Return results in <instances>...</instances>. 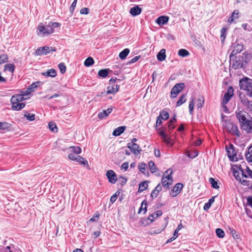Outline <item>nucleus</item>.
Segmentation results:
<instances>
[{
    "instance_id": "052dcab7",
    "label": "nucleus",
    "mask_w": 252,
    "mask_h": 252,
    "mask_svg": "<svg viewBox=\"0 0 252 252\" xmlns=\"http://www.w3.org/2000/svg\"><path fill=\"white\" fill-rule=\"evenodd\" d=\"M233 92H234V90H233V87L230 86L228 88L226 94L229 95H231V96H232L233 95Z\"/></svg>"
},
{
    "instance_id": "b1692460",
    "label": "nucleus",
    "mask_w": 252,
    "mask_h": 252,
    "mask_svg": "<svg viewBox=\"0 0 252 252\" xmlns=\"http://www.w3.org/2000/svg\"><path fill=\"white\" fill-rule=\"evenodd\" d=\"M162 214V212L161 210H158L150 215L148 217V219L151 220V222H153L155 219L161 216Z\"/></svg>"
},
{
    "instance_id": "3c124183",
    "label": "nucleus",
    "mask_w": 252,
    "mask_h": 252,
    "mask_svg": "<svg viewBox=\"0 0 252 252\" xmlns=\"http://www.w3.org/2000/svg\"><path fill=\"white\" fill-rule=\"evenodd\" d=\"M8 59V56L6 54L0 55V64L5 63L7 62Z\"/></svg>"
},
{
    "instance_id": "ea45409f",
    "label": "nucleus",
    "mask_w": 252,
    "mask_h": 252,
    "mask_svg": "<svg viewBox=\"0 0 252 252\" xmlns=\"http://www.w3.org/2000/svg\"><path fill=\"white\" fill-rule=\"evenodd\" d=\"M149 166L152 173H156L158 171V168L153 161L151 160L149 162Z\"/></svg>"
},
{
    "instance_id": "2f4dec72",
    "label": "nucleus",
    "mask_w": 252,
    "mask_h": 252,
    "mask_svg": "<svg viewBox=\"0 0 252 252\" xmlns=\"http://www.w3.org/2000/svg\"><path fill=\"white\" fill-rule=\"evenodd\" d=\"M48 127L49 129L53 132H58V127L55 123L53 122H50L48 124Z\"/></svg>"
},
{
    "instance_id": "603ef678",
    "label": "nucleus",
    "mask_w": 252,
    "mask_h": 252,
    "mask_svg": "<svg viewBox=\"0 0 252 252\" xmlns=\"http://www.w3.org/2000/svg\"><path fill=\"white\" fill-rule=\"evenodd\" d=\"M237 169V170L233 171V174L237 180L241 181V177L240 176V174L241 173L240 170L239 169Z\"/></svg>"
},
{
    "instance_id": "37998d69",
    "label": "nucleus",
    "mask_w": 252,
    "mask_h": 252,
    "mask_svg": "<svg viewBox=\"0 0 252 252\" xmlns=\"http://www.w3.org/2000/svg\"><path fill=\"white\" fill-rule=\"evenodd\" d=\"M189 52L184 49H180L178 51L179 56L182 57H187L188 55H189Z\"/></svg>"
},
{
    "instance_id": "7c9ffc66",
    "label": "nucleus",
    "mask_w": 252,
    "mask_h": 252,
    "mask_svg": "<svg viewBox=\"0 0 252 252\" xmlns=\"http://www.w3.org/2000/svg\"><path fill=\"white\" fill-rule=\"evenodd\" d=\"M215 201V196H213L209 199L207 203H206L203 207L204 210H208L211 207L212 204Z\"/></svg>"
},
{
    "instance_id": "09e8293b",
    "label": "nucleus",
    "mask_w": 252,
    "mask_h": 252,
    "mask_svg": "<svg viewBox=\"0 0 252 252\" xmlns=\"http://www.w3.org/2000/svg\"><path fill=\"white\" fill-rule=\"evenodd\" d=\"M58 66L62 74H63L65 72L66 68L65 65V64L63 63H59Z\"/></svg>"
},
{
    "instance_id": "4c0bfd02",
    "label": "nucleus",
    "mask_w": 252,
    "mask_h": 252,
    "mask_svg": "<svg viewBox=\"0 0 252 252\" xmlns=\"http://www.w3.org/2000/svg\"><path fill=\"white\" fill-rule=\"evenodd\" d=\"M15 69V65L12 63H7L4 65V70H8L13 73Z\"/></svg>"
},
{
    "instance_id": "aec40b11",
    "label": "nucleus",
    "mask_w": 252,
    "mask_h": 252,
    "mask_svg": "<svg viewBox=\"0 0 252 252\" xmlns=\"http://www.w3.org/2000/svg\"><path fill=\"white\" fill-rule=\"evenodd\" d=\"M42 75L46 77H55L57 76V71L55 69L51 68L42 72Z\"/></svg>"
},
{
    "instance_id": "79ce46f5",
    "label": "nucleus",
    "mask_w": 252,
    "mask_h": 252,
    "mask_svg": "<svg viewBox=\"0 0 252 252\" xmlns=\"http://www.w3.org/2000/svg\"><path fill=\"white\" fill-rule=\"evenodd\" d=\"M111 111H103L100 112L98 114V117L99 119L101 120L107 117Z\"/></svg>"
},
{
    "instance_id": "a211bd4d",
    "label": "nucleus",
    "mask_w": 252,
    "mask_h": 252,
    "mask_svg": "<svg viewBox=\"0 0 252 252\" xmlns=\"http://www.w3.org/2000/svg\"><path fill=\"white\" fill-rule=\"evenodd\" d=\"M168 20L169 17L168 16H161L157 19L156 23L159 26H162L166 24Z\"/></svg>"
},
{
    "instance_id": "7ed1b4c3",
    "label": "nucleus",
    "mask_w": 252,
    "mask_h": 252,
    "mask_svg": "<svg viewBox=\"0 0 252 252\" xmlns=\"http://www.w3.org/2000/svg\"><path fill=\"white\" fill-rule=\"evenodd\" d=\"M173 171L171 169L166 170L163 174L161 179V184L163 188L165 189H169V185L173 183V178L172 174Z\"/></svg>"
},
{
    "instance_id": "5fc2aeb1",
    "label": "nucleus",
    "mask_w": 252,
    "mask_h": 252,
    "mask_svg": "<svg viewBox=\"0 0 252 252\" xmlns=\"http://www.w3.org/2000/svg\"><path fill=\"white\" fill-rule=\"evenodd\" d=\"M146 164L144 162H141L138 165V168L140 172L144 173L146 170Z\"/></svg>"
},
{
    "instance_id": "72a5a7b5",
    "label": "nucleus",
    "mask_w": 252,
    "mask_h": 252,
    "mask_svg": "<svg viewBox=\"0 0 252 252\" xmlns=\"http://www.w3.org/2000/svg\"><path fill=\"white\" fill-rule=\"evenodd\" d=\"M69 149L70 150V151L76 154H79L81 152V148L78 146H70Z\"/></svg>"
},
{
    "instance_id": "423d86ee",
    "label": "nucleus",
    "mask_w": 252,
    "mask_h": 252,
    "mask_svg": "<svg viewBox=\"0 0 252 252\" xmlns=\"http://www.w3.org/2000/svg\"><path fill=\"white\" fill-rule=\"evenodd\" d=\"M56 50L57 49L55 47L44 46L43 47L37 48V49L35 52V55L36 56L47 55L51 52H55Z\"/></svg>"
},
{
    "instance_id": "e433bc0d",
    "label": "nucleus",
    "mask_w": 252,
    "mask_h": 252,
    "mask_svg": "<svg viewBox=\"0 0 252 252\" xmlns=\"http://www.w3.org/2000/svg\"><path fill=\"white\" fill-rule=\"evenodd\" d=\"M242 166L243 164H240L239 165H236V167L237 169H239L240 170L242 177L247 178L248 177V174H247V173L246 172V169H244Z\"/></svg>"
},
{
    "instance_id": "a878e982",
    "label": "nucleus",
    "mask_w": 252,
    "mask_h": 252,
    "mask_svg": "<svg viewBox=\"0 0 252 252\" xmlns=\"http://www.w3.org/2000/svg\"><path fill=\"white\" fill-rule=\"evenodd\" d=\"M239 11L238 10H235L232 13L231 16L229 17L228 22L230 23H232L235 20L238 19L239 18Z\"/></svg>"
},
{
    "instance_id": "69168bd1",
    "label": "nucleus",
    "mask_w": 252,
    "mask_h": 252,
    "mask_svg": "<svg viewBox=\"0 0 252 252\" xmlns=\"http://www.w3.org/2000/svg\"><path fill=\"white\" fill-rule=\"evenodd\" d=\"M89 9L88 8H84L80 10V13L82 14H87L89 12Z\"/></svg>"
},
{
    "instance_id": "13d9d810",
    "label": "nucleus",
    "mask_w": 252,
    "mask_h": 252,
    "mask_svg": "<svg viewBox=\"0 0 252 252\" xmlns=\"http://www.w3.org/2000/svg\"><path fill=\"white\" fill-rule=\"evenodd\" d=\"M159 134L161 136L162 138H164L167 134L165 133L164 129L162 127L158 128Z\"/></svg>"
},
{
    "instance_id": "c85d7f7f",
    "label": "nucleus",
    "mask_w": 252,
    "mask_h": 252,
    "mask_svg": "<svg viewBox=\"0 0 252 252\" xmlns=\"http://www.w3.org/2000/svg\"><path fill=\"white\" fill-rule=\"evenodd\" d=\"M241 102L247 107V109L252 110V101H249L247 98H244L241 99Z\"/></svg>"
},
{
    "instance_id": "58836bf2",
    "label": "nucleus",
    "mask_w": 252,
    "mask_h": 252,
    "mask_svg": "<svg viewBox=\"0 0 252 252\" xmlns=\"http://www.w3.org/2000/svg\"><path fill=\"white\" fill-rule=\"evenodd\" d=\"M176 122V119L175 118V115L174 116L173 118L171 119L168 123V127L169 130H172L174 128L173 124Z\"/></svg>"
},
{
    "instance_id": "4be33fe9",
    "label": "nucleus",
    "mask_w": 252,
    "mask_h": 252,
    "mask_svg": "<svg viewBox=\"0 0 252 252\" xmlns=\"http://www.w3.org/2000/svg\"><path fill=\"white\" fill-rule=\"evenodd\" d=\"M126 128L125 126H121L115 128L113 132V135L116 136L120 135L124 132Z\"/></svg>"
},
{
    "instance_id": "0eeeda50",
    "label": "nucleus",
    "mask_w": 252,
    "mask_h": 252,
    "mask_svg": "<svg viewBox=\"0 0 252 252\" xmlns=\"http://www.w3.org/2000/svg\"><path fill=\"white\" fill-rule=\"evenodd\" d=\"M252 86V79L245 77L240 80L239 86L241 90L247 91Z\"/></svg>"
},
{
    "instance_id": "473e14b6",
    "label": "nucleus",
    "mask_w": 252,
    "mask_h": 252,
    "mask_svg": "<svg viewBox=\"0 0 252 252\" xmlns=\"http://www.w3.org/2000/svg\"><path fill=\"white\" fill-rule=\"evenodd\" d=\"M77 162L84 165H88V161L84 158L80 156H77Z\"/></svg>"
},
{
    "instance_id": "6ab92c4d",
    "label": "nucleus",
    "mask_w": 252,
    "mask_h": 252,
    "mask_svg": "<svg viewBox=\"0 0 252 252\" xmlns=\"http://www.w3.org/2000/svg\"><path fill=\"white\" fill-rule=\"evenodd\" d=\"M141 8H140L139 6L136 5L131 8L129 11V13L131 15L135 16L139 15L141 13Z\"/></svg>"
},
{
    "instance_id": "e2e57ef3",
    "label": "nucleus",
    "mask_w": 252,
    "mask_h": 252,
    "mask_svg": "<svg viewBox=\"0 0 252 252\" xmlns=\"http://www.w3.org/2000/svg\"><path fill=\"white\" fill-rule=\"evenodd\" d=\"M163 141L164 143H165L166 144H169L171 142V139L170 138L168 137L167 136V135L165 136L164 138H162Z\"/></svg>"
},
{
    "instance_id": "dca6fc26",
    "label": "nucleus",
    "mask_w": 252,
    "mask_h": 252,
    "mask_svg": "<svg viewBox=\"0 0 252 252\" xmlns=\"http://www.w3.org/2000/svg\"><path fill=\"white\" fill-rule=\"evenodd\" d=\"M243 50V45L237 44L235 45L234 48L230 55V57L236 56V55L240 53Z\"/></svg>"
},
{
    "instance_id": "bb28decb",
    "label": "nucleus",
    "mask_w": 252,
    "mask_h": 252,
    "mask_svg": "<svg viewBox=\"0 0 252 252\" xmlns=\"http://www.w3.org/2000/svg\"><path fill=\"white\" fill-rule=\"evenodd\" d=\"M129 53V49L126 48L120 53L119 57L121 59L124 60L126 58V56L128 55Z\"/></svg>"
},
{
    "instance_id": "393cba45",
    "label": "nucleus",
    "mask_w": 252,
    "mask_h": 252,
    "mask_svg": "<svg viewBox=\"0 0 252 252\" xmlns=\"http://www.w3.org/2000/svg\"><path fill=\"white\" fill-rule=\"evenodd\" d=\"M165 49H161L157 54V57L158 60L159 61H163L165 60L166 55H165Z\"/></svg>"
},
{
    "instance_id": "0e129e2a",
    "label": "nucleus",
    "mask_w": 252,
    "mask_h": 252,
    "mask_svg": "<svg viewBox=\"0 0 252 252\" xmlns=\"http://www.w3.org/2000/svg\"><path fill=\"white\" fill-rule=\"evenodd\" d=\"M158 191H156L155 189L152 191L151 194V196L152 198H156L158 194Z\"/></svg>"
},
{
    "instance_id": "412c9836",
    "label": "nucleus",
    "mask_w": 252,
    "mask_h": 252,
    "mask_svg": "<svg viewBox=\"0 0 252 252\" xmlns=\"http://www.w3.org/2000/svg\"><path fill=\"white\" fill-rule=\"evenodd\" d=\"M16 98L20 102H21L24 100L30 98V96L25 92H23V94H17L14 95Z\"/></svg>"
},
{
    "instance_id": "5701e85b",
    "label": "nucleus",
    "mask_w": 252,
    "mask_h": 252,
    "mask_svg": "<svg viewBox=\"0 0 252 252\" xmlns=\"http://www.w3.org/2000/svg\"><path fill=\"white\" fill-rule=\"evenodd\" d=\"M110 72H111L112 71L109 68L100 69L98 72V75L101 78H105Z\"/></svg>"
},
{
    "instance_id": "774afa93",
    "label": "nucleus",
    "mask_w": 252,
    "mask_h": 252,
    "mask_svg": "<svg viewBox=\"0 0 252 252\" xmlns=\"http://www.w3.org/2000/svg\"><path fill=\"white\" fill-rule=\"evenodd\" d=\"M247 203L252 208V196L249 197L247 198Z\"/></svg>"
},
{
    "instance_id": "de8ad7c7",
    "label": "nucleus",
    "mask_w": 252,
    "mask_h": 252,
    "mask_svg": "<svg viewBox=\"0 0 252 252\" xmlns=\"http://www.w3.org/2000/svg\"><path fill=\"white\" fill-rule=\"evenodd\" d=\"M24 116L27 118V119L30 121H33L35 120V115L29 113L28 112L25 113L24 114Z\"/></svg>"
},
{
    "instance_id": "1a4fd4ad",
    "label": "nucleus",
    "mask_w": 252,
    "mask_h": 252,
    "mask_svg": "<svg viewBox=\"0 0 252 252\" xmlns=\"http://www.w3.org/2000/svg\"><path fill=\"white\" fill-rule=\"evenodd\" d=\"M185 87L184 83H179L176 84L172 88L171 91V96L176 97L177 95L181 92Z\"/></svg>"
},
{
    "instance_id": "338daca9",
    "label": "nucleus",
    "mask_w": 252,
    "mask_h": 252,
    "mask_svg": "<svg viewBox=\"0 0 252 252\" xmlns=\"http://www.w3.org/2000/svg\"><path fill=\"white\" fill-rule=\"evenodd\" d=\"M140 58V56H135L134 58H132L129 62V63H133L136 62H137Z\"/></svg>"
},
{
    "instance_id": "4d7b16f0",
    "label": "nucleus",
    "mask_w": 252,
    "mask_h": 252,
    "mask_svg": "<svg viewBox=\"0 0 252 252\" xmlns=\"http://www.w3.org/2000/svg\"><path fill=\"white\" fill-rule=\"evenodd\" d=\"M160 115H162L161 119L163 120H166L169 118V114L167 111H162Z\"/></svg>"
},
{
    "instance_id": "ddd939ff",
    "label": "nucleus",
    "mask_w": 252,
    "mask_h": 252,
    "mask_svg": "<svg viewBox=\"0 0 252 252\" xmlns=\"http://www.w3.org/2000/svg\"><path fill=\"white\" fill-rule=\"evenodd\" d=\"M127 147L135 155H139L141 151L139 146L135 143H128L127 144Z\"/></svg>"
},
{
    "instance_id": "f03ea898",
    "label": "nucleus",
    "mask_w": 252,
    "mask_h": 252,
    "mask_svg": "<svg viewBox=\"0 0 252 252\" xmlns=\"http://www.w3.org/2000/svg\"><path fill=\"white\" fill-rule=\"evenodd\" d=\"M116 77H112L109 80V85L107 88V91L101 92L98 96H102L107 95V94H115L119 90V85L116 83L117 80Z\"/></svg>"
},
{
    "instance_id": "864d4df0",
    "label": "nucleus",
    "mask_w": 252,
    "mask_h": 252,
    "mask_svg": "<svg viewBox=\"0 0 252 252\" xmlns=\"http://www.w3.org/2000/svg\"><path fill=\"white\" fill-rule=\"evenodd\" d=\"M230 233L233 237V238L235 239H240V235L237 233V232L234 229H230Z\"/></svg>"
},
{
    "instance_id": "a18cd8bd",
    "label": "nucleus",
    "mask_w": 252,
    "mask_h": 252,
    "mask_svg": "<svg viewBox=\"0 0 252 252\" xmlns=\"http://www.w3.org/2000/svg\"><path fill=\"white\" fill-rule=\"evenodd\" d=\"M226 28H222L221 29V31H220V33H221V34H220V39H221V42L223 43L224 40H225V38L226 37Z\"/></svg>"
},
{
    "instance_id": "cd10ccee",
    "label": "nucleus",
    "mask_w": 252,
    "mask_h": 252,
    "mask_svg": "<svg viewBox=\"0 0 252 252\" xmlns=\"http://www.w3.org/2000/svg\"><path fill=\"white\" fill-rule=\"evenodd\" d=\"M232 96L231 95H229L226 93L224 94L223 99H222V104L224 106V110H228L226 106H225L224 105L227 103L230 99H231Z\"/></svg>"
},
{
    "instance_id": "20e7f679",
    "label": "nucleus",
    "mask_w": 252,
    "mask_h": 252,
    "mask_svg": "<svg viewBox=\"0 0 252 252\" xmlns=\"http://www.w3.org/2000/svg\"><path fill=\"white\" fill-rule=\"evenodd\" d=\"M54 30L50 28L48 25H43L42 24H39L37 27V34L40 36H48L54 32Z\"/></svg>"
},
{
    "instance_id": "9b49d317",
    "label": "nucleus",
    "mask_w": 252,
    "mask_h": 252,
    "mask_svg": "<svg viewBox=\"0 0 252 252\" xmlns=\"http://www.w3.org/2000/svg\"><path fill=\"white\" fill-rule=\"evenodd\" d=\"M230 62L232 68L234 69L244 67V64L241 62L240 59L237 60L236 56L231 57V58L230 57Z\"/></svg>"
},
{
    "instance_id": "6e6552de",
    "label": "nucleus",
    "mask_w": 252,
    "mask_h": 252,
    "mask_svg": "<svg viewBox=\"0 0 252 252\" xmlns=\"http://www.w3.org/2000/svg\"><path fill=\"white\" fill-rule=\"evenodd\" d=\"M227 129L231 134L240 137L241 135L237 125L231 122H228L226 125Z\"/></svg>"
},
{
    "instance_id": "8fccbe9b",
    "label": "nucleus",
    "mask_w": 252,
    "mask_h": 252,
    "mask_svg": "<svg viewBox=\"0 0 252 252\" xmlns=\"http://www.w3.org/2000/svg\"><path fill=\"white\" fill-rule=\"evenodd\" d=\"M185 101H186L185 95L182 94V96L180 97L178 101L177 102L176 106H180L182 104H183Z\"/></svg>"
},
{
    "instance_id": "f704fd0d",
    "label": "nucleus",
    "mask_w": 252,
    "mask_h": 252,
    "mask_svg": "<svg viewBox=\"0 0 252 252\" xmlns=\"http://www.w3.org/2000/svg\"><path fill=\"white\" fill-rule=\"evenodd\" d=\"M147 202L146 200H143L141 203V206L139 208L138 213L140 214L142 212V210H144V214H145L147 211Z\"/></svg>"
},
{
    "instance_id": "39448f33",
    "label": "nucleus",
    "mask_w": 252,
    "mask_h": 252,
    "mask_svg": "<svg viewBox=\"0 0 252 252\" xmlns=\"http://www.w3.org/2000/svg\"><path fill=\"white\" fill-rule=\"evenodd\" d=\"M204 103V98L202 96H199L196 100H192L189 106V110H193L194 104L196 105L197 109L202 108Z\"/></svg>"
},
{
    "instance_id": "c03bdc74",
    "label": "nucleus",
    "mask_w": 252,
    "mask_h": 252,
    "mask_svg": "<svg viewBox=\"0 0 252 252\" xmlns=\"http://www.w3.org/2000/svg\"><path fill=\"white\" fill-rule=\"evenodd\" d=\"M209 182L211 184L212 187L216 189H218L219 188V186L218 185V182L215 179L213 178H209Z\"/></svg>"
},
{
    "instance_id": "6e6d98bb",
    "label": "nucleus",
    "mask_w": 252,
    "mask_h": 252,
    "mask_svg": "<svg viewBox=\"0 0 252 252\" xmlns=\"http://www.w3.org/2000/svg\"><path fill=\"white\" fill-rule=\"evenodd\" d=\"M48 25L50 28L54 30V28H58L61 26V24L58 22H49Z\"/></svg>"
},
{
    "instance_id": "680f3d73",
    "label": "nucleus",
    "mask_w": 252,
    "mask_h": 252,
    "mask_svg": "<svg viewBox=\"0 0 252 252\" xmlns=\"http://www.w3.org/2000/svg\"><path fill=\"white\" fill-rule=\"evenodd\" d=\"M246 172L248 174V177L252 179V170H251L248 166H246Z\"/></svg>"
},
{
    "instance_id": "c9c22d12",
    "label": "nucleus",
    "mask_w": 252,
    "mask_h": 252,
    "mask_svg": "<svg viewBox=\"0 0 252 252\" xmlns=\"http://www.w3.org/2000/svg\"><path fill=\"white\" fill-rule=\"evenodd\" d=\"M94 59L92 57H89L85 61L84 65L87 67L90 66L94 63Z\"/></svg>"
},
{
    "instance_id": "a19ab883",
    "label": "nucleus",
    "mask_w": 252,
    "mask_h": 252,
    "mask_svg": "<svg viewBox=\"0 0 252 252\" xmlns=\"http://www.w3.org/2000/svg\"><path fill=\"white\" fill-rule=\"evenodd\" d=\"M10 124L6 122H0V129L5 130L8 129L10 128Z\"/></svg>"
},
{
    "instance_id": "49530a36",
    "label": "nucleus",
    "mask_w": 252,
    "mask_h": 252,
    "mask_svg": "<svg viewBox=\"0 0 252 252\" xmlns=\"http://www.w3.org/2000/svg\"><path fill=\"white\" fill-rule=\"evenodd\" d=\"M216 233L217 236L220 238L224 237L225 235L224 231L221 228H217L216 230Z\"/></svg>"
},
{
    "instance_id": "9d476101",
    "label": "nucleus",
    "mask_w": 252,
    "mask_h": 252,
    "mask_svg": "<svg viewBox=\"0 0 252 252\" xmlns=\"http://www.w3.org/2000/svg\"><path fill=\"white\" fill-rule=\"evenodd\" d=\"M227 155L231 161L237 160L236 152L232 144H230L228 147H226Z\"/></svg>"
},
{
    "instance_id": "f8f14e48",
    "label": "nucleus",
    "mask_w": 252,
    "mask_h": 252,
    "mask_svg": "<svg viewBox=\"0 0 252 252\" xmlns=\"http://www.w3.org/2000/svg\"><path fill=\"white\" fill-rule=\"evenodd\" d=\"M10 101L12 104V108H15L16 110H20L25 106L24 103L20 102L14 95L11 97Z\"/></svg>"
},
{
    "instance_id": "c756f323",
    "label": "nucleus",
    "mask_w": 252,
    "mask_h": 252,
    "mask_svg": "<svg viewBox=\"0 0 252 252\" xmlns=\"http://www.w3.org/2000/svg\"><path fill=\"white\" fill-rule=\"evenodd\" d=\"M148 187V182L143 181L139 184L138 191L141 192L146 190Z\"/></svg>"
},
{
    "instance_id": "f3484780",
    "label": "nucleus",
    "mask_w": 252,
    "mask_h": 252,
    "mask_svg": "<svg viewBox=\"0 0 252 252\" xmlns=\"http://www.w3.org/2000/svg\"><path fill=\"white\" fill-rule=\"evenodd\" d=\"M40 83V82H33L30 86L29 88L25 91V93H27L30 96L31 93L34 91V89L38 86Z\"/></svg>"
},
{
    "instance_id": "2eb2a0df",
    "label": "nucleus",
    "mask_w": 252,
    "mask_h": 252,
    "mask_svg": "<svg viewBox=\"0 0 252 252\" xmlns=\"http://www.w3.org/2000/svg\"><path fill=\"white\" fill-rule=\"evenodd\" d=\"M106 176L110 183L115 184L117 180V176L115 172L111 170L107 171L106 173Z\"/></svg>"
},
{
    "instance_id": "bf43d9fd",
    "label": "nucleus",
    "mask_w": 252,
    "mask_h": 252,
    "mask_svg": "<svg viewBox=\"0 0 252 252\" xmlns=\"http://www.w3.org/2000/svg\"><path fill=\"white\" fill-rule=\"evenodd\" d=\"M183 228V225L182 224H179L177 228H176V229L175 230L174 233H173V235H174V236H176V237H178V232L182 228Z\"/></svg>"
},
{
    "instance_id": "f257e3e1",
    "label": "nucleus",
    "mask_w": 252,
    "mask_h": 252,
    "mask_svg": "<svg viewBox=\"0 0 252 252\" xmlns=\"http://www.w3.org/2000/svg\"><path fill=\"white\" fill-rule=\"evenodd\" d=\"M236 117L238 119L241 129L247 133H252V120L248 118L243 111L236 113Z\"/></svg>"
},
{
    "instance_id": "4468645a",
    "label": "nucleus",
    "mask_w": 252,
    "mask_h": 252,
    "mask_svg": "<svg viewBox=\"0 0 252 252\" xmlns=\"http://www.w3.org/2000/svg\"><path fill=\"white\" fill-rule=\"evenodd\" d=\"M183 188V185L182 183L176 184L170 191V195L172 197L177 196L181 192Z\"/></svg>"
}]
</instances>
